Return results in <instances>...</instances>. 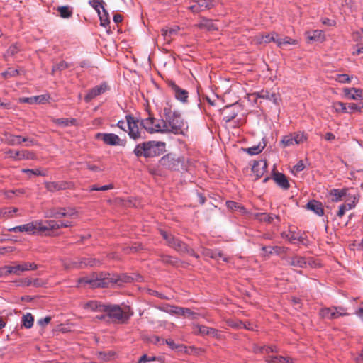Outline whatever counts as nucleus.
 I'll return each mask as SVG.
<instances>
[{
  "mask_svg": "<svg viewBox=\"0 0 363 363\" xmlns=\"http://www.w3.org/2000/svg\"><path fill=\"white\" fill-rule=\"evenodd\" d=\"M140 124L143 128L150 133H167L166 125L164 119H157L154 117H148L142 120Z\"/></svg>",
  "mask_w": 363,
  "mask_h": 363,
  "instance_id": "20e7f679",
  "label": "nucleus"
},
{
  "mask_svg": "<svg viewBox=\"0 0 363 363\" xmlns=\"http://www.w3.org/2000/svg\"><path fill=\"white\" fill-rule=\"evenodd\" d=\"M6 269H7L6 272L8 274H14L16 275H19L21 273V269L19 264H16L13 266H6Z\"/></svg>",
  "mask_w": 363,
  "mask_h": 363,
  "instance_id": "3c124183",
  "label": "nucleus"
},
{
  "mask_svg": "<svg viewBox=\"0 0 363 363\" xmlns=\"http://www.w3.org/2000/svg\"><path fill=\"white\" fill-rule=\"evenodd\" d=\"M278 34L275 32L269 34H259L255 36V40L257 44L269 43L274 42L276 43V38Z\"/></svg>",
  "mask_w": 363,
  "mask_h": 363,
  "instance_id": "5701e85b",
  "label": "nucleus"
},
{
  "mask_svg": "<svg viewBox=\"0 0 363 363\" xmlns=\"http://www.w3.org/2000/svg\"><path fill=\"white\" fill-rule=\"evenodd\" d=\"M18 211L16 208H4L0 211V218L1 217H12L13 214Z\"/></svg>",
  "mask_w": 363,
  "mask_h": 363,
  "instance_id": "09e8293b",
  "label": "nucleus"
},
{
  "mask_svg": "<svg viewBox=\"0 0 363 363\" xmlns=\"http://www.w3.org/2000/svg\"><path fill=\"white\" fill-rule=\"evenodd\" d=\"M226 206L232 211H239L242 213L246 212V209L242 206L233 201H228L226 202Z\"/></svg>",
  "mask_w": 363,
  "mask_h": 363,
  "instance_id": "49530a36",
  "label": "nucleus"
},
{
  "mask_svg": "<svg viewBox=\"0 0 363 363\" xmlns=\"http://www.w3.org/2000/svg\"><path fill=\"white\" fill-rule=\"evenodd\" d=\"M185 317H189V318H191L192 319H196L197 318L199 314L191 311L189 308H185Z\"/></svg>",
  "mask_w": 363,
  "mask_h": 363,
  "instance_id": "680f3d73",
  "label": "nucleus"
},
{
  "mask_svg": "<svg viewBox=\"0 0 363 363\" xmlns=\"http://www.w3.org/2000/svg\"><path fill=\"white\" fill-rule=\"evenodd\" d=\"M255 218L261 222H266L272 223L274 219L280 222V216L274 214H268L266 213H257L255 214Z\"/></svg>",
  "mask_w": 363,
  "mask_h": 363,
  "instance_id": "393cba45",
  "label": "nucleus"
},
{
  "mask_svg": "<svg viewBox=\"0 0 363 363\" xmlns=\"http://www.w3.org/2000/svg\"><path fill=\"white\" fill-rule=\"evenodd\" d=\"M109 89V86L106 82H103L90 89L87 94L84 96V101L89 102L96 96L105 93Z\"/></svg>",
  "mask_w": 363,
  "mask_h": 363,
  "instance_id": "ddd939ff",
  "label": "nucleus"
},
{
  "mask_svg": "<svg viewBox=\"0 0 363 363\" xmlns=\"http://www.w3.org/2000/svg\"><path fill=\"white\" fill-rule=\"evenodd\" d=\"M182 161L174 154H167L160 160V166L171 170H178Z\"/></svg>",
  "mask_w": 363,
  "mask_h": 363,
  "instance_id": "6e6552de",
  "label": "nucleus"
},
{
  "mask_svg": "<svg viewBox=\"0 0 363 363\" xmlns=\"http://www.w3.org/2000/svg\"><path fill=\"white\" fill-rule=\"evenodd\" d=\"M69 64L66 62L65 61H61L59 63H57L56 65H53L52 72V73L57 72V71H62L68 68Z\"/></svg>",
  "mask_w": 363,
  "mask_h": 363,
  "instance_id": "603ef678",
  "label": "nucleus"
},
{
  "mask_svg": "<svg viewBox=\"0 0 363 363\" xmlns=\"http://www.w3.org/2000/svg\"><path fill=\"white\" fill-rule=\"evenodd\" d=\"M160 233L164 240H166L167 245L169 247L180 253L187 252L191 256L198 257L194 251L191 249H189L187 245L179 238L164 230H160Z\"/></svg>",
  "mask_w": 363,
  "mask_h": 363,
  "instance_id": "7ed1b4c3",
  "label": "nucleus"
},
{
  "mask_svg": "<svg viewBox=\"0 0 363 363\" xmlns=\"http://www.w3.org/2000/svg\"><path fill=\"white\" fill-rule=\"evenodd\" d=\"M308 38L312 40H323L324 35L322 30H315L307 33Z\"/></svg>",
  "mask_w": 363,
  "mask_h": 363,
  "instance_id": "a18cd8bd",
  "label": "nucleus"
},
{
  "mask_svg": "<svg viewBox=\"0 0 363 363\" xmlns=\"http://www.w3.org/2000/svg\"><path fill=\"white\" fill-rule=\"evenodd\" d=\"M67 184L64 182H47L45 183V187L49 191H56L67 189Z\"/></svg>",
  "mask_w": 363,
  "mask_h": 363,
  "instance_id": "bb28decb",
  "label": "nucleus"
},
{
  "mask_svg": "<svg viewBox=\"0 0 363 363\" xmlns=\"http://www.w3.org/2000/svg\"><path fill=\"white\" fill-rule=\"evenodd\" d=\"M266 146V143L264 142L259 143L257 145H254L252 147L245 149V152L248 153L250 155H256L260 153Z\"/></svg>",
  "mask_w": 363,
  "mask_h": 363,
  "instance_id": "a19ab883",
  "label": "nucleus"
},
{
  "mask_svg": "<svg viewBox=\"0 0 363 363\" xmlns=\"http://www.w3.org/2000/svg\"><path fill=\"white\" fill-rule=\"evenodd\" d=\"M333 106L336 112H347V106L346 104L341 101L334 102Z\"/></svg>",
  "mask_w": 363,
  "mask_h": 363,
  "instance_id": "864d4df0",
  "label": "nucleus"
},
{
  "mask_svg": "<svg viewBox=\"0 0 363 363\" xmlns=\"http://www.w3.org/2000/svg\"><path fill=\"white\" fill-rule=\"evenodd\" d=\"M106 315L108 316L113 323H123L129 318L125 313L118 306H105Z\"/></svg>",
  "mask_w": 363,
  "mask_h": 363,
  "instance_id": "39448f33",
  "label": "nucleus"
},
{
  "mask_svg": "<svg viewBox=\"0 0 363 363\" xmlns=\"http://www.w3.org/2000/svg\"><path fill=\"white\" fill-rule=\"evenodd\" d=\"M347 206L346 205H344V204H342L340 208H339V210L337 213V216L339 217V218H341L342 217L345 212L347 211H349V209H347V208L346 207Z\"/></svg>",
  "mask_w": 363,
  "mask_h": 363,
  "instance_id": "69168bd1",
  "label": "nucleus"
},
{
  "mask_svg": "<svg viewBox=\"0 0 363 363\" xmlns=\"http://www.w3.org/2000/svg\"><path fill=\"white\" fill-rule=\"evenodd\" d=\"M52 121L57 125L61 127H67L70 125H74L76 124L77 120L74 118H55Z\"/></svg>",
  "mask_w": 363,
  "mask_h": 363,
  "instance_id": "58836bf2",
  "label": "nucleus"
},
{
  "mask_svg": "<svg viewBox=\"0 0 363 363\" xmlns=\"http://www.w3.org/2000/svg\"><path fill=\"white\" fill-rule=\"evenodd\" d=\"M345 198L346 201L344 205H346V207L349 210L354 208L358 201V196L355 194H351L350 193L347 192V196Z\"/></svg>",
  "mask_w": 363,
  "mask_h": 363,
  "instance_id": "ea45409f",
  "label": "nucleus"
},
{
  "mask_svg": "<svg viewBox=\"0 0 363 363\" xmlns=\"http://www.w3.org/2000/svg\"><path fill=\"white\" fill-rule=\"evenodd\" d=\"M60 16L62 18H69L73 14V8L69 6H61L57 8Z\"/></svg>",
  "mask_w": 363,
  "mask_h": 363,
  "instance_id": "e433bc0d",
  "label": "nucleus"
},
{
  "mask_svg": "<svg viewBox=\"0 0 363 363\" xmlns=\"http://www.w3.org/2000/svg\"><path fill=\"white\" fill-rule=\"evenodd\" d=\"M97 13L100 19V25L105 28L108 26L110 23L109 15L105 8H103V9Z\"/></svg>",
  "mask_w": 363,
  "mask_h": 363,
  "instance_id": "79ce46f5",
  "label": "nucleus"
},
{
  "mask_svg": "<svg viewBox=\"0 0 363 363\" xmlns=\"http://www.w3.org/2000/svg\"><path fill=\"white\" fill-rule=\"evenodd\" d=\"M306 206L308 210L313 211L318 216H323L324 213L322 203L319 201L315 200L310 201Z\"/></svg>",
  "mask_w": 363,
  "mask_h": 363,
  "instance_id": "c85d7f7f",
  "label": "nucleus"
},
{
  "mask_svg": "<svg viewBox=\"0 0 363 363\" xmlns=\"http://www.w3.org/2000/svg\"><path fill=\"white\" fill-rule=\"evenodd\" d=\"M98 139H101L105 144L112 146L121 145L124 146L125 140H121L117 135L114 133H98L96 135Z\"/></svg>",
  "mask_w": 363,
  "mask_h": 363,
  "instance_id": "f8f14e48",
  "label": "nucleus"
},
{
  "mask_svg": "<svg viewBox=\"0 0 363 363\" xmlns=\"http://www.w3.org/2000/svg\"><path fill=\"white\" fill-rule=\"evenodd\" d=\"M344 93L345 96L350 99L353 100L362 99V90L360 89L352 88V89H345Z\"/></svg>",
  "mask_w": 363,
  "mask_h": 363,
  "instance_id": "7c9ffc66",
  "label": "nucleus"
},
{
  "mask_svg": "<svg viewBox=\"0 0 363 363\" xmlns=\"http://www.w3.org/2000/svg\"><path fill=\"white\" fill-rule=\"evenodd\" d=\"M308 139V135L304 132H296L282 138L281 145L282 147H286L304 143Z\"/></svg>",
  "mask_w": 363,
  "mask_h": 363,
  "instance_id": "423d86ee",
  "label": "nucleus"
},
{
  "mask_svg": "<svg viewBox=\"0 0 363 363\" xmlns=\"http://www.w3.org/2000/svg\"><path fill=\"white\" fill-rule=\"evenodd\" d=\"M289 264L294 267L305 268L307 262L305 257L296 255L289 258Z\"/></svg>",
  "mask_w": 363,
  "mask_h": 363,
  "instance_id": "c756f323",
  "label": "nucleus"
},
{
  "mask_svg": "<svg viewBox=\"0 0 363 363\" xmlns=\"http://www.w3.org/2000/svg\"><path fill=\"white\" fill-rule=\"evenodd\" d=\"M40 222L38 220L33 221L24 225L16 226L9 229L10 232H25L29 235L36 234L40 233Z\"/></svg>",
  "mask_w": 363,
  "mask_h": 363,
  "instance_id": "1a4fd4ad",
  "label": "nucleus"
},
{
  "mask_svg": "<svg viewBox=\"0 0 363 363\" xmlns=\"http://www.w3.org/2000/svg\"><path fill=\"white\" fill-rule=\"evenodd\" d=\"M125 119L128 121V133L130 138L136 140L143 138L144 132L138 126L139 121L131 115H126Z\"/></svg>",
  "mask_w": 363,
  "mask_h": 363,
  "instance_id": "0eeeda50",
  "label": "nucleus"
},
{
  "mask_svg": "<svg viewBox=\"0 0 363 363\" xmlns=\"http://www.w3.org/2000/svg\"><path fill=\"white\" fill-rule=\"evenodd\" d=\"M298 43V41L295 39H292L290 37L286 36L284 38H280L277 37L276 38V44L279 48H283L284 46H286L288 45H296Z\"/></svg>",
  "mask_w": 363,
  "mask_h": 363,
  "instance_id": "4c0bfd02",
  "label": "nucleus"
},
{
  "mask_svg": "<svg viewBox=\"0 0 363 363\" xmlns=\"http://www.w3.org/2000/svg\"><path fill=\"white\" fill-rule=\"evenodd\" d=\"M197 3L200 12L206 9H211L215 6L214 0H198Z\"/></svg>",
  "mask_w": 363,
  "mask_h": 363,
  "instance_id": "37998d69",
  "label": "nucleus"
},
{
  "mask_svg": "<svg viewBox=\"0 0 363 363\" xmlns=\"http://www.w3.org/2000/svg\"><path fill=\"white\" fill-rule=\"evenodd\" d=\"M116 125L122 130L125 132L128 131V121L126 119L125 121L123 120L119 121Z\"/></svg>",
  "mask_w": 363,
  "mask_h": 363,
  "instance_id": "bf43d9fd",
  "label": "nucleus"
},
{
  "mask_svg": "<svg viewBox=\"0 0 363 363\" xmlns=\"http://www.w3.org/2000/svg\"><path fill=\"white\" fill-rule=\"evenodd\" d=\"M180 30L179 26H174L171 28H164L161 30V34L163 39L167 43H169L175 35H177Z\"/></svg>",
  "mask_w": 363,
  "mask_h": 363,
  "instance_id": "a211bd4d",
  "label": "nucleus"
},
{
  "mask_svg": "<svg viewBox=\"0 0 363 363\" xmlns=\"http://www.w3.org/2000/svg\"><path fill=\"white\" fill-rule=\"evenodd\" d=\"M267 161L264 160H261L254 163L252 167V171L255 174L256 178L258 179L263 176L267 170Z\"/></svg>",
  "mask_w": 363,
  "mask_h": 363,
  "instance_id": "412c9836",
  "label": "nucleus"
},
{
  "mask_svg": "<svg viewBox=\"0 0 363 363\" xmlns=\"http://www.w3.org/2000/svg\"><path fill=\"white\" fill-rule=\"evenodd\" d=\"M107 278H105L102 276V274L98 275H93L92 278H81L78 281V284H80L82 283L89 284H90L93 288L96 287H106L108 281L107 280Z\"/></svg>",
  "mask_w": 363,
  "mask_h": 363,
  "instance_id": "9b49d317",
  "label": "nucleus"
},
{
  "mask_svg": "<svg viewBox=\"0 0 363 363\" xmlns=\"http://www.w3.org/2000/svg\"><path fill=\"white\" fill-rule=\"evenodd\" d=\"M265 345L259 346L258 345H253V352L255 353H263L264 352Z\"/></svg>",
  "mask_w": 363,
  "mask_h": 363,
  "instance_id": "774afa93",
  "label": "nucleus"
},
{
  "mask_svg": "<svg viewBox=\"0 0 363 363\" xmlns=\"http://www.w3.org/2000/svg\"><path fill=\"white\" fill-rule=\"evenodd\" d=\"M348 189H331L329 192V195L330 196V199L333 202H338L342 200L343 198L347 196Z\"/></svg>",
  "mask_w": 363,
  "mask_h": 363,
  "instance_id": "b1692460",
  "label": "nucleus"
},
{
  "mask_svg": "<svg viewBox=\"0 0 363 363\" xmlns=\"http://www.w3.org/2000/svg\"><path fill=\"white\" fill-rule=\"evenodd\" d=\"M335 79L340 83H348L350 82V78L347 74H337L335 75Z\"/></svg>",
  "mask_w": 363,
  "mask_h": 363,
  "instance_id": "5fc2aeb1",
  "label": "nucleus"
},
{
  "mask_svg": "<svg viewBox=\"0 0 363 363\" xmlns=\"http://www.w3.org/2000/svg\"><path fill=\"white\" fill-rule=\"evenodd\" d=\"M195 328L196 329V330L195 331L196 334H199L201 335H208L215 337L218 339L220 338V335L219 334L218 331L215 328L200 325H196L195 326Z\"/></svg>",
  "mask_w": 363,
  "mask_h": 363,
  "instance_id": "6ab92c4d",
  "label": "nucleus"
},
{
  "mask_svg": "<svg viewBox=\"0 0 363 363\" xmlns=\"http://www.w3.org/2000/svg\"><path fill=\"white\" fill-rule=\"evenodd\" d=\"M258 98L268 99L272 101L274 104H277L279 101V96L275 93H269L268 91L262 90L257 94Z\"/></svg>",
  "mask_w": 363,
  "mask_h": 363,
  "instance_id": "c9c22d12",
  "label": "nucleus"
},
{
  "mask_svg": "<svg viewBox=\"0 0 363 363\" xmlns=\"http://www.w3.org/2000/svg\"><path fill=\"white\" fill-rule=\"evenodd\" d=\"M169 86L173 91L174 97L177 100L184 104L188 101L189 93L187 91L182 89L173 82H170Z\"/></svg>",
  "mask_w": 363,
  "mask_h": 363,
  "instance_id": "2eb2a0df",
  "label": "nucleus"
},
{
  "mask_svg": "<svg viewBox=\"0 0 363 363\" xmlns=\"http://www.w3.org/2000/svg\"><path fill=\"white\" fill-rule=\"evenodd\" d=\"M164 122L167 126V133L174 134L182 133L184 129V122L181 114L176 111H172L170 106L164 108Z\"/></svg>",
  "mask_w": 363,
  "mask_h": 363,
  "instance_id": "f257e3e1",
  "label": "nucleus"
},
{
  "mask_svg": "<svg viewBox=\"0 0 363 363\" xmlns=\"http://www.w3.org/2000/svg\"><path fill=\"white\" fill-rule=\"evenodd\" d=\"M273 251H274V253H275L277 255H281V254L286 253L287 251V248L281 247V246H274Z\"/></svg>",
  "mask_w": 363,
  "mask_h": 363,
  "instance_id": "0e129e2a",
  "label": "nucleus"
},
{
  "mask_svg": "<svg viewBox=\"0 0 363 363\" xmlns=\"http://www.w3.org/2000/svg\"><path fill=\"white\" fill-rule=\"evenodd\" d=\"M49 97L46 95H40L29 98L20 99V101L28 104H45L48 101Z\"/></svg>",
  "mask_w": 363,
  "mask_h": 363,
  "instance_id": "2f4dec72",
  "label": "nucleus"
},
{
  "mask_svg": "<svg viewBox=\"0 0 363 363\" xmlns=\"http://www.w3.org/2000/svg\"><path fill=\"white\" fill-rule=\"evenodd\" d=\"M156 359L155 357H149L147 354H143L138 361V363H149L150 362L155 361Z\"/></svg>",
  "mask_w": 363,
  "mask_h": 363,
  "instance_id": "13d9d810",
  "label": "nucleus"
},
{
  "mask_svg": "<svg viewBox=\"0 0 363 363\" xmlns=\"http://www.w3.org/2000/svg\"><path fill=\"white\" fill-rule=\"evenodd\" d=\"M274 182L283 189L287 190L290 185L286 177L282 173H275L273 177Z\"/></svg>",
  "mask_w": 363,
  "mask_h": 363,
  "instance_id": "a878e982",
  "label": "nucleus"
},
{
  "mask_svg": "<svg viewBox=\"0 0 363 363\" xmlns=\"http://www.w3.org/2000/svg\"><path fill=\"white\" fill-rule=\"evenodd\" d=\"M40 222V233L45 232L50 230H55L60 228L59 221L57 220H45V222Z\"/></svg>",
  "mask_w": 363,
  "mask_h": 363,
  "instance_id": "cd10ccee",
  "label": "nucleus"
},
{
  "mask_svg": "<svg viewBox=\"0 0 363 363\" xmlns=\"http://www.w3.org/2000/svg\"><path fill=\"white\" fill-rule=\"evenodd\" d=\"M89 4L97 13L104 8V2L103 0H89Z\"/></svg>",
  "mask_w": 363,
  "mask_h": 363,
  "instance_id": "8fccbe9b",
  "label": "nucleus"
},
{
  "mask_svg": "<svg viewBox=\"0 0 363 363\" xmlns=\"http://www.w3.org/2000/svg\"><path fill=\"white\" fill-rule=\"evenodd\" d=\"M100 262L94 258H81L77 262H64L63 266L66 269L72 268H83L85 267H94L99 265Z\"/></svg>",
  "mask_w": 363,
  "mask_h": 363,
  "instance_id": "9d476101",
  "label": "nucleus"
},
{
  "mask_svg": "<svg viewBox=\"0 0 363 363\" xmlns=\"http://www.w3.org/2000/svg\"><path fill=\"white\" fill-rule=\"evenodd\" d=\"M19 74V71L16 69L9 67L6 71L2 72L1 76L4 79L16 77Z\"/></svg>",
  "mask_w": 363,
  "mask_h": 363,
  "instance_id": "de8ad7c7",
  "label": "nucleus"
},
{
  "mask_svg": "<svg viewBox=\"0 0 363 363\" xmlns=\"http://www.w3.org/2000/svg\"><path fill=\"white\" fill-rule=\"evenodd\" d=\"M305 168L303 162L302 160H300L296 165L294 166V172H300L303 171Z\"/></svg>",
  "mask_w": 363,
  "mask_h": 363,
  "instance_id": "e2e57ef3",
  "label": "nucleus"
},
{
  "mask_svg": "<svg viewBox=\"0 0 363 363\" xmlns=\"http://www.w3.org/2000/svg\"><path fill=\"white\" fill-rule=\"evenodd\" d=\"M105 306L97 301H89L84 304V308L91 311H104Z\"/></svg>",
  "mask_w": 363,
  "mask_h": 363,
  "instance_id": "72a5a7b5",
  "label": "nucleus"
},
{
  "mask_svg": "<svg viewBox=\"0 0 363 363\" xmlns=\"http://www.w3.org/2000/svg\"><path fill=\"white\" fill-rule=\"evenodd\" d=\"M77 216V211L72 207L62 208L52 213V216L56 218L62 217L74 218Z\"/></svg>",
  "mask_w": 363,
  "mask_h": 363,
  "instance_id": "aec40b11",
  "label": "nucleus"
},
{
  "mask_svg": "<svg viewBox=\"0 0 363 363\" xmlns=\"http://www.w3.org/2000/svg\"><path fill=\"white\" fill-rule=\"evenodd\" d=\"M22 172H24V173L28 174V175L29 177H31L32 175L45 176V174L42 172L39 169H22Z\"/></svg>",
  "mask_w": 363,
  "mask_h": 363,
  "instance_id": "6e6d98bb",
  "label": "nucleus"
},
{
  "mask_svg": "<svg viewBox=\"0 0 363 363\" xmlns=\"http://www.w3.org/2000/svg\"><path fill=\"white\" fill-rule=\"evenodd\" d=\"M161 344H167V345H169V347L171 349H176V348H177V346L176 345V344L174 343V342L172 340L162 339Z\"/></svg>",
  "mask_w": 363,
  "mask_h": 363,
  "instance_id": "338daca9",
  "label": "nucleus"
},
{
  "mask_svg": "<svg viewBox=\"0 0 363 363\" xmlns=\"http://www.w3.org/2000/svg\"><path fill=\"white\" fill-rule=\"evenodd\" d=\"M178 308V306H164L162 310L167 313H169L171 315H175L177 314V309Z\"/></svg>",
  "mask_w": 363,
  "mask_h": 363,
  "instance_id": "4d7b16f0",
  "label": "nucleus"
},
{
  "mask_svg": "<svg viewBox=\"0 0 363 363\" xmlns=\"http://www.w3.org/2000/svg\"><path fill=\"white\" fill-rule=\"evenodd\" d=\"M197 26L200 29H205L209 31L216 30L218 29L217 26L215 25L212 20L206 18H201Z\"/></svg>",
  "mask_w": 363,
  "mask_h": 363,
  "instance_id": "473e14b6",
  "label": "nucleus"
},
{
  "mask_svg": "<svg viewBox=\"0 0 363 363\" xmlns=\"http://www.w3.org/2000/svg\"><path fill=\"white\" fill-rule=\"evenodd\" d=\"M34 318L31 313H28L22 317V325L26 328H30L33 325Z\"/></svg>",
  "mask_w": 363,
  "mask_h": 363,
  "instance_id": "c03bdc74",
  "label": "nucleus"
},
{
  "mask_svg": "<svg viewBox=\"0 0 363 363\" xmlns=\"http://www.w3.org/2000/svg\"><path fill=\"white\" fill-rule=\"evenodd\" d=\"M352 40L357 43L359 46L355 50L353 51V55H359L363 53V29L352 33Z\"/></svg>",
  "mask_w": 363,
  "mask_h": 363,
  "instance_id": "4be33fe9",
  "label": "nucleus"
},
{
  "mask_svg": "<svg viewBox=\"0 0 363 363\" xmlns=\"http://www.w3.org/2000/svg\"><path fill=\"white\" fill-rule=\"evenodd\" d=\"M202 254L206 257H210L214 259H218L220 258L225 262L229 261V257L223 254L222 252L218 249L211 250L203 248L202 250Z\"/></svg>",
  "mask_w": 363,
  "mask_h": 363,
  "instance_id": "f3484780",
  "label": "nucleus"
},
{
  "mask_svg": "<svg viewBox=\"0 0 363 363\" xmlns=\"http://www.w3.org/2000/svg\"><path fill=\"white\" fill-rule=\"evenodd\" d=\"M7 157L13 159L14 160H33L34 158V154L29 151H18L13 150H9L6 152Z\"/></svg>",
  "mask_w": 363,
  "mask_h": 363,
  "instance_id": "4468645a",
  "label": "nucleus"
},
{
  "mask_svg": "<svg viewBox=\"0 0 363 363\" xmlns=\"http://www.w3.org/2000/svg\"><path fill=\"white\" fill-rule=\"evenodd\" d=\"M21 50V46L18 43L12 44L6 50V52L4 54V58L5 60L8 61L9 57L15 56L17 53H18Z\"/></svg>",
  "mask_w": 363,
  "mask_h": 363,
  "instance_id": "f704fd0d",
  "label": "nucleus"
},
{
  "mask_svg": "<svg viewBox=\"0 0 363 363\" xmlns=\"http://www.w3.org/2000/svg\"><path fill=\"white\" fill-rule=\"evenodd\" d=\"M274 246H262V250L264 252V255L269 256L270 255L274 253Z\"/></svg>",
  "mask_w": 363,
  "mask_h": 363,
  "instance_id": "052dcab7",
  "label": "nucleus"
},
{
  "mask_svg": "<svg viewBox=\"0 0 363 363\" xmlns=\"http://www.w3.org/2000/svg\"><path fill=\"white\" fill-rule=\"evenodd\" d=\"M164 143L155 141H147L138 144L133 152L137 157H144L145 158L154 157L162 153L161 147H164Z\"/></svg>",
  "mask_w": 363,
  "mask_h": 363,
  "instance_id": "f03ea898",
  "label": "nucleus"
},
{
  "mask_svg": "<svg viewBox=\"0 0 363 363\" xmlns=\"http://www.w3.org/2000/svg\"><path fill=\"white\" fill-rule=\"evenodd\" d=\"M320 315L323 318L337 319L340 316L347 315V313L338 311L337 308H324L320 310Z\"/></svg>",
  "mask_w": 363,
  "mask_h": 363,
  "instance_id": "dca6fc26",
  "label": "nucleus"
}]
</instances>
